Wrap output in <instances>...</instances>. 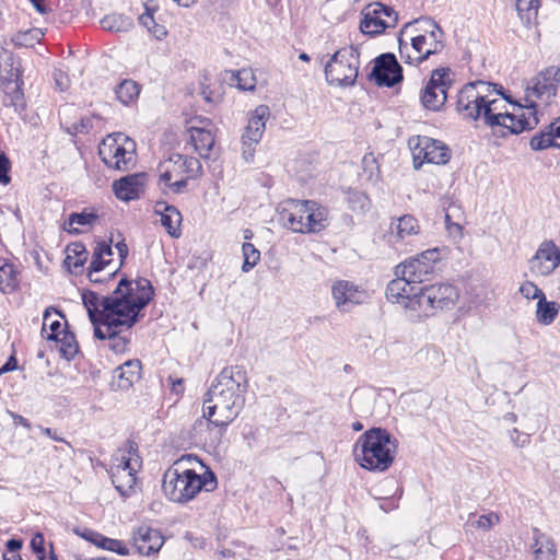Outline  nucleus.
<instances>
[{"label": "nucleus", "instance_id": "nucleus-27", "mask_svg": "<svg viewBox=\"0 0 560 560\" xmlns=\"http://www.w3.org/2000/svg\"><path fill=\"white\" fill-rule=\"evenodd\" d=\"M141 362L139 360H128L115 369L112 386L126 390L140 378Z\"/></svg>", "mask_w": 560, "mask_h": 560}, {"label": "nucleus", "instance_id": "nucleus-41", "mask_svg": "<svg viewBox=\"0 0 560 560\" xmlns=\"http://www.w3.org/2000/svg\"><path fill=\"white\" fill-rule=\"evenodd\" d=\"M19 285L18 271L12 264L5 262L0 267V291L12 293Z\"/></svg>", "mask_w": 560, "mask_h": 560}, {"label": "nucleus", "instance_id": "nucleus-2", "mask_svg": "<svg viewBox=\"0 0 560 560\" xmlns=\"http://www.w3.org/2000/svg\"><path fill=\"white\" fill-rule=\"evenodd\" d=\"M154 289L150 280L137 278L130 281L120 279V287L115 296L105 300L104 325L96 326L94 337L100 340H109V348L115 353L125 352L128 339L120 332L129 330L139 322L141 312L152 301Z\"/></svg>", "mask_w": 560, "mask_h": 560}, {"label": "nucleus", "instance_id": "nucleus-47", "mask_svg": "<svg viewBox=\"0 0 560 560\" xmlns=\"http://www.w3.org/2000/svg\"><path fill=\"white\" fill-rule=\"evenodd\" d=\"M375 495H390V498H400L402 488L394 478H385L380 485L374 488Z\"/></svg>", "mask_w": 560, "mask_h": 560}, {"label": "nucleus", "instance_id": "nucleus-58", "mask_svg": "<svg viewBox=\"0 0 560 560\" xmlns=\"http://www.w3.org/2000/svg\"><path fill=\"white\" fill-rule=\"evenodd\" d=\"M54 80H55L56 86L60 91H66L69 88V85H70V81H69L68 74L65 73L62 70H55L54 71Z\"/></svg>", "mask_w": 560, "mask_h": 560}, {"label": "nucleus", "instance_id": "nucleus-4", "mask_svg": "<svg viewBox=\"0 0 560 560\" xmlns=\"http://www.w3.org/2000/svg\"><path fill=\"white\" fill-rule=\"evenodd\" d=\"M218 487V480L213 471L203 475L194 469L183 468L182 459L175 462L163 474L162 491L164 495L175 503H187L201 490L211 492Z\"/></svg>", "mask_w": 560, "mask_h": 560}, {"label": "nucleus", "instance_id": "nucleus-31", "mask_svg": "<svg viewBox=\"0 0 560 560\" xmlns=\"http://www.w3.org/2000/svg\"><path fill=\"white\" fill-rule=\"evenodd\" d=\"M308 207L311 211L307 214L306 223L298 225V230L300 233L320 232L328 224V210L313 200H310Z\"/></svg>", "mask_w": 560, "mask_h": 560}, {"label": "nucleus", "instance_id": "nucleus-6", "mask_svg": "<svg viewBox=\"0 0 560 560\" xmlns=\"http://www.w3.org/2000/svg\"><path fill=\"white\" fill-rule=\"evenodd\" d=\"M158 172V186L164 195H183L188 192L189 180L202 175V165L194 156L175 153L160 162Z\"/></svg>", "mask_w": 560, "mask_h": 560}, {"label": "nucleus", "instance_id": "nucleus-37", "mask_svg": "<svg viewBox=\"0 0 560 560\" xmlns=\"http://www.w3.org/2000/svg\"><path fill=\"white\" fill-rule=\"evenodd\" d=\"M22 84L14 82L3 83V98L2 104L7 107H13L14 112L20 113L24 108V94L21 89Z\"/></svg>", "mask_w": 560, "mask_h": 560}, {"label": "nucleus", "instance_id": "nucleus-63", "mask_svg": "<svg viewBox=\"0 0 560 560\" xmlns=\"http://www.w3.org/2000/svg\"><path fill=\"white\" fill-rule=\"evenodd\" d=\"M368 200V197L362 194V192H353L350 198H349V201L350 202H353V203H358L360 209H363L365 207V202Z\"/></svg>", "mask_w": 560, "mask_h": 560}, {"label": "nucleus", "instance_id": "nucleus-19", "mask_svg": "<svg viewBox=\"0 0 560 560\" xmlns=\"http://www.w3.org/2000/svg\"><path fill=\"white\" fill-rule=\"evenodd\" d=\"M560 265V250L551 240L540 243L529 260V269L534 275L550 276Z\"/></svg>", "mask_w": 560, "mask_h": 560}, {"label": "nucleus", "instance_id": "nucleus-23", "mask_svg": "<svg viewBox=\"0 0 560 560\" xmlns=\"http://www.w3.org/2000/svg\"><path fill=\"white\" fill-rule=\"evenodd\" d=\"M132 539L139 553L145 556L158 552L164 542L161 533L147 525L139 526L133 532Z\"/></svg>", "mask_w": 560, "mask_h": 560}, {"label": "nucleus", "instance_id": "nucleus-51", "mask_svg": "<svg viewBox=\"0 0 560 560\" xmlns=\"http://www.w3.org/2000/svg\"><path fill=\"white\" fill-rule=\"evenodd\" d=\"M520 292L527 300H530V299L535 300V299H537L539 301V299L545 295L542 290H540L535 283H533L530 281L524 282L520 287Z\"/></svg>", "mask_w": 560, "mask_h": 560}, {"label": "nucleus", "instance_id": "nucleus-17", "mask_svg": "<svg viewBox=\"0 0 560 560\" xmlns=\"http://www.w3.org/2000/svg\"><path fill=\"white\" fill-rule=\"evenodd\" d=\"M370 79L378 86L393 88L404 79L402 68L392 52H385L374 59Z\"/></svg>", "mask_w": 560, "mask_h": 560}, {"label": "nucleus", "instance_id": "nucleus-43", "mask_svg": "<svg viewBox=\"0 0 560 560\" xmlns=\"http://www.w3.org/2000/svg\"><path fill=\"white\" fill-rule=\"evenodd\" d=\"M529 147L534 151H541L549 148H557V140L552 138L548 126L532 137Z\"/></svg>", "mask_w": 560, "mask_h": 560}, {"label": "nucleus", "instance_id": "nucleus-48", "mask_svg": "<svg viewBox=\"0 0 560 560\" xmlns=\"http://www.w3.org/2000/svg\"><path fill=\"white\" fill-rule=\"evenodd\" d=\"M362 168L369 180H376L380 177V165L376 158L372 154H365L362 159Z\"/></svg>", "mask_w": 560, "mask_h": 560}, {"label": "nucleus", "instance_id": "nucleus-14", "mask_svg": "<svg viewBox=\"0 0 560 560\" xmlns=\"http://www.w3.org/2000/svg\"><path fill=\"white\" fill-rule=\"evenodd\" d=\"M269 117L270 109L267 105H258L249 113L247 126L242 135V155L245 162H253L255 147L262 138Z\"/></svg>", "mask_w": 560, "mask_h": 560}, {"label": "nucleus", "instance_id": "nucleus-28", "mask_svg": "<svg viewBox=\"0 0 560 560\" xmlns=\"http://www.w3.org/2000/svg\"><path fill=\"white\" fill-rule=\"evenodd\" d=\"M113 190L120 200L130 201L138 199L142 190V175L131 174L115 180Z\"/></svg>", "mask_w": 560, "mask_h": 560}, {"label": "nucleus", "instance_id": "nucleus-16", "mask_svg": "<svg viewBox=\"0 0 560 560\" xmlns=\"http://www.w3.org/2000/svg\"><path fill=\"white\" fill-rule=\"evenodd\" d=\"M398 15L393 8L380 2L372 3L363 11L360 30L368 35H378L388 27H394Z\"/></svg>", "mask_w": 560, "mask_h": 560}, {"label": "nucleus", "instance_id": "nucleus-5", "mask_svg": "<svg viewBox=\"0 0 560 560\" xmlns=\"http://www.w3.org/2000/svg\"><path fill=\"white\" fill-rule=\"evenodd\" d=\"M397 440L383 428L365 431L354 445V457L359 465L371 471H385L394 462Z\"/></svg>", "mask_w": 560, "mask_h": 560}, {"label": "nucleus", "instance_id": "nucleus-1", "mask_svg": "<svg viewBox=\"0 0 560 560\" xmlns=\"http://www.w3.org/2000/svg\"><path fill=\"white\" fill-rule=\"evenodd\" d=\"M503 100L510 102L501 85L478 80L467 83L458 92L456 109L467 119L477 120L482 117L490 127L505 129L503 136L518 135L539 124L533 106L514 104L515 112L509 113Z\"/></svg>", "mask_w": 560, "mask_h": 560}, {"label": "nucleus", "instance_id": "nucleus-10", "mask_svg": "<svg viewBox=\"0 0 560 560\" xmlns=\"http://www.w3.org/2000/svg\"><path fill=\"white\" fill-rule=\"evenodd\" d=\"M359 49L354 46L338 49L325 66L326 81L337 86L353 85L359 72Z\"/></svg>", "mask_w": 560, "mask_h": 560}, {"label": "nucleus", "instance_id": "nucleus-36", "mask_svg": "<svg viewBox=\"0 0 560 560\" xmlns=\"http://www.w3.org/2000/svg\"><path fill=\"white\" fill-rule=\"evenodd\" d=\"M83 537L102 549L113 551L121 556L129 553L127 546L121 540L105 537L96 532H88Z\"/></svg>", "mask_w": 560, "mask_h": 560}, {"label": "nucleus", "instance_id": "nucleus-57", "mask_svg": "<svg viewBox=\"0 0 560 560\" xmlns=\"http://www.w3.org/2000/svg\"><path fill=\"white\" fill-rule=\"evenodd\" d=\"M10 162L4 153H0V183L7 185L10 183Z\"/></svg>", "mask_w": 560, "mask_h": 560}, {"label": "nucleus", "instance_id": "nucleus-64", "mask_svg": "<svg viewBox=\"0 0 560 560\" xmlns=\"http://www.w3.org/2000/svg\"><path fill=\"white\" fill-rule=\"evenodd\" d=\"M552 138L557 140V148H560V121L556 120L548 125Z\"/></svg>", "mask_w": 560, "mask_h": 560}, {"label": "nucleus", "instance_id": "nucleus-18", "mask_svg": "<svg viewBox=\"0 0 560 560\" xmlns=\"http://www.w3.org/2000/svg\"><path fill=\"white\" fill-rule=\"evenodd\" d=\"M331 295L337 310L349 313L357 305L363 304L368 299V292L360 285L348 280H337L331 285Z\"/></svg>", "mask_w": 560, "mask_h": 560}, {"label": "nucleus", "instance_id": "nucleus-61", "mask_svg": "<svg viewBox=\"0 0 560 560\" xmlns=\"http://www.w3.org/2000/svg\"><path fill=\"white\" fill-rule=\"evenodd\" d=\"M511 440L513 441L514 445L517 447H524L526 444L529 443V436L526 434L520 433L516 429H514L511 432Z\"/></svg>", "mask_w": 560, "mask_h": 560}, {"label": "nucleus", "instance_id": "nucleus-42", "mask_svg": "<svg viewBox=\"0 0 560 560\" xmlns=\"http://www.w3.org/2000/svg\"><path fill=\"white\" fill-rule=\"evenodd\" d=\"M117 100L124 105H128L138 98L140 86L132 80L121 81L115 89Z\"/></svg>", "mask_w": 560, "mask_h": 560}, {"label": "nucleus", "instance_id": "nucleus-46", "mask_svg": "<svg viewBox=\"0 0 560 560\" xmlns=\"http://www.w3.org/2000/svg\"><path fill=\"white\" fill-rule=\"evenodd\" d=\"M242 253H243V257H244V262L242 265V271L248 272L260 260V252L252 243H244L242 246Z\"/></svg>", "mask_w": 560, "mask_h": 560}, {"label": "nucleus", "instance_id": "nucleus-35", "mask_svg": "<svg viewBox=\"0 0 560 560\" xmlns=\"http://www.w3.org/2000/svg\"><path fill=\"white\" fill-rule=\"evenodd\" d=\"M137 472L130 470L110 469V478L114 487L122 497H129L137 483Z\"/></svg>", "mask_w": 560, "mask_h": 560}, {"label": "nucleus", "instance_id": "nucleus-7", "mask_svg": "<svg viewBox=\"0 0 560 560\" xmlns=\"http://www.w3.org/2000/svg\"><path fill=\"white\" fill-rule=\"evenodd\" d=\"M413 23L422 24L420 30L425 34L413 36L411 38V46H408L399 37V55L405 63L418 66L443 49L442 37L444 33L440 25L431 18H423L412 23H407L405 30L409 28Z\"/></svg>", "mask_w": 560, "mask_h": 560}, {"label": "nucleus", "instance_id": "nucleus-59", "mask_svg": "<svg viewBox=\"0 0 560 560\" xmlns=\"http://www.w3.org/2000/svg\"><path fill=\"white\" fill-rule=\"evenodd\" d=\"M139 23L148 30L149 33L153 30L156 24L151 10L147 7L145 12L139 16Z\"/></svg>", "mask_w": 560, "mask_h": 560}, {"label": "nucleus", "instance_id": "nucleus-21", "mask_svg": "<svg viewBox=\"0 0 560 560\" xmlns=\"http://www.w3.org/2000/svg\"><path fill=\"white\" fill-rule=\"evenodd\" d=\"M190 142L200 158L207 159L214 145V135L212 132V122L209 118H198L191 121L188 127Z\"/></svg>", "mask_w": 560, "mask_h": 560}, {"label": "nucleus", "instance_id": "nucleus-44", "mask_svg": "<svg viewBox=\"0 0 560 560\" xmlns=\"http://www.w3.org/2000/svg\"><path fill=\"white\" fill-rule=\"evenodd\" d=\"M269 434V430L264 425L250 427L247 432L244 433V440L249 450H254L264 446V439Z\"/></svg>", "mask_w": 560, "mask_h": 560}, {"label": "nucleus", "instance_id": "nucleus-56", "mask_svg": "<svg viewBox=\"0 0 560 560\" xmlns=\"http://www.w3.org/2000/svg\"><path fill=\"white\" fill-rule=\"evenodd\" d=\"M498 522L499 516L494 513H490L479 516V518L476 522V526L485 530H488Z\"/></svg>", "mask_w": 560, "mask_h": 560}, {"label": "nucleus", "instance_id": "nucleus-39", "mask_svg": "<svg viewBox=\"0 0 560 560\" xmlns=\"http://www.w3.org/2000/svg\"><path fill=\"white\" fill-rule=\"evenodd\" d=\"M560 305L557 302H549L546 295L539 299L536 310L537 322L542 325H550L559 313Z\"/></svg>", "mask_w": 560, "mask_h": 560}, {"label": "nucleus", "instance_id": "nucleus-52", "mask_svg": "<svg viewBox=\"0 0 560 560\" xmlns=\"http://www.w3.org/2000/svg\"><path fill=\"white\" fill-rule=\"evenodd\" d=\"M110 260H106L105 258L100 257V253H93L92 260L88 271V278L94 279V275L102 271Z\"/></svg>", "mask_w": 560, "mask_h": 560}, {"label": "nucleus", "instance_id": "nucleus-11", "mask_svg": "<svg viewBox=\"0 0 560 560\" xmlns=\"http://www.w3.org/2000/svg\"><path fill=\"white\" fill-rule=\"evenodd\" d=\"M408 144L416 170L420 168L423 163L441 165L450 161V149L442 141L425 136H416L409 139Z\"/></svg>", "mask_w": 560, "mask_h": 560}, {"label": "nucleus", "instance_id": "nucleus-38", "mask_svg": "<svg viewBox=\"0 0 560 560\" xmlns=\"http://www.w3.org/2000/svg\"><path fill=\"white\" fill-rule=\"evenodd\" d=\"M100 23L103 30L115 33H127L135 26L130 16L117 13L104 16Z\"/></svg>", "mask_w": 560, "mask_h": 560}, {"label": "nucleus", "instance_id": "nucleus-62", "mask_svg": "<svg viewBox=\"0 0 560 560\" xmlns=\"http://www.w3.org/2000/svg\"><path fill=\"white\" fill-rule=\"evenodd\" d=\"M151 34L153 35V37L158 40H162L166 37L167 35V30L164 25L162 24H155L153 26V30L151 31Z\"/></svg>", "mask_w": 560, "mask_h": 560}, {"label": "nucleus", "instance_id": "nucleus-60", "mask_svg": "<svg viewBox=\"0 0 560 560\" xmlns=\"http://www.w3.org/2000/svg\"><path fill=\"white\" fill-rule=\"evenodd\" d=\"M93 253H100L101 258H104L105 256H112L113 255L112 240L109 242H106V241L97 242Z\"/></svg>", "mask_w": 560, "mask_h": 560}, {"label": "nucleus", "instance_id": "nucleus-49", "mask_svg": "<svg viewBox=\"0 0 560 560\" xmlns=\"http://www.w3.org/2000/svg\"><path fill=\"white\" fill-rule=\"evenodd\" d=\"M235 77L238 89L243 91H252L255 89L256 80L250 69H242L237 71Z\"/></svg>", "mask_w": 560, "mask_h": 560}, {"label": "nucleus", "instance_id": "nucleus-26", "mask_svg": "<svg viewBox=\"0 0 560 560\" xmlns=\"http://www.w3.org/2000/svg\"><path fill=\"white\" fill-rule=\"evenodd\" d=\"M119 287H120V281L118 282V285L113 291V293L107 296H100L97 293H95L93 291H86L82 294L83 304L88 311L89 318H90L91 323L93 324L94 328L96 326L104 325L105 300L114 298L116 292L118 291Z\"/></svg>", "mask_w": 560, "mask_h": 560}, {"label": "nucleus", "instance_id": "nucleus-34", "mask_svg": "<svg viewBox=\"0 0 560 560\" xmlns=\"http://www.w3.org/2000/svg\"><path fill=\"white\" fill-rule=\"evenodd\" d=\"M88 256L89 253L84 244L81 242H75L67 247L65 264L70 272L78 275L81 272Z\"/></svg>", "mask_w": 560, "mask_h": 560}, {"label": "nucleus", "instance_id": "nucleus-32", "mask_svg": "<svg viewBox=\"0 0 560 560\" xmlns=\"http://www.w3.org/2000/svg\"><path fill=\"white\" fill-rule=\"evenodd\" d=\"M532 549L535 560H556L557 548L553 539L538 528L533 529Z\"/></svg>", "mask_w": 560, "mask_h": 560}, {"label": "nucleus", "instance_id": "nucleus-15", "mask_svg": "<svg viewBox=\"0 0 560 560\" xmlns=\"http://www.w3.org/2000/svg\"><path fill=\"white\" fill-rule=\"evenodd\" d=\"M440 260L436 248L422 252L417 257L409 258L395 268V276L407 277L412 283H421L429 279L434 271V265Z\"/></svg>", "mask_w": 560, "mask_h": 560}, {"label": "nucleus", "instance_id": "nucleus-3", "mask_svg": "<svg viewBox=\"0 0 560 560\" xmlns=\"http://www.w3.org/2000/svg\"><path fill=\"white\" fill-rule=\"evenodd\" d=\"M247 390V372L242 365L224 368L211 383L203 399V418L211 446L221 443L228 427L243 410Z\"/></svg>", "mask_w": 560, "mask_h": 560}, {"label": "nucleus", "instance_id": "nucleus-54", "mask_svg": "<svg viewBox=\"0 0 560 560\" xmlns=\"http://www.w3.org/2000/svg\"><path fill=\"white\" fill-rule=\"evenodd\" d=\"M44 536L40 533H37L33 536L31 540V548L33 552L37 556L38 560L45 559V546H44Z\"/></svg>", "mask_w": 560, "mask_h": 560}, {"label": "nucleus", "instance_id": "nucleus-24", "mask_svg": "<svg viewBox=\"0 0 560 560\" xmlns=\"http://www.w3.org/2000/svg\"><path fill=\"white\" fill-rule=\"evenodd\" d=\"M154 213L161 217V224L167 234L173 238H179L182 235V213L179 210L165 201H158L154 206Z\"/></svg>", "mask_w": 560, "mask_h": 560}, {"label": "nucleus", "instance_id": "nucleus-45", "mask_svg": "<svg viewBox=\"0 0 560 560\" xmlns=\"http://www.w3.org/2000/svg\"><path fill=\"white\" fill-rule=\"evenodd\" d=\"M539 0H517L516 11L520 19L525 23H530L537 16Z\"/></svg>", "mask_w": 560, "mask_h": 560}, {"label": "nucleus", "instance_id": "nucleus-33", "mask_svg": "<svg viewBox=\"0 0 560 560\" xmlns=\"http://www.w3.org/2000/svg\"><path fill=\"white\" fill-rule=\"evenodd\" d=\"M52 313L59 317H63L62 313L52 306L45 310L43 316L42 336L47 340H57L58 336L67 329V324H62L59 319H51Z\"/></svg>", "mask_w": 560, "mask_h": 560}, {"label": "nucleus", "instance_id": "nucleus-22", "mask_svg": "<svg viewBox=\"0 0 560 560\" xmlns=\"http://www.w3.org/2000/svg\"><path fill=\"white\" fill-rule=\"evenodd\" d=\"M308 205L310 200H288L279 212V221L284 228L292 232L300 233L298 225L306 223L307 214L311 211Z\"/></svg>", "mask_w": 560, "mask_h": 560}, {"label": "nucleus", "instance_id": "nucleus-9", "mask_svg": "<svg viewBox=\"0 0 560 560\" xmlns=\"http://www.w3.org/2000/svg\"><path fill=\"white\" fill-rule=\"evenodd\" d=\"M98 155L107 167L126 172L135 165L136 142L122 132L108 135L98 145Z\"/></svg>", "mask_w": 560, "mask_h": 560}, {"label": "nucleus", "instance_id": "nucleus-29", "mask_svg": "<svg viewBox=\"0 0 560 560\" xmlns=\"http://www.w3.org/2000/svg\"><path fill=\"white\" fill-rule=\"evenodd\" d=\"M98 220V214L93 209L85 208L81 212H72L63 222V230L70 234L78 235L83 229H91Z\"/></svg>", "mask_w": 560, "mask_h": 560}, {"label": "nucleus", "instance_id": "nucleus-8", "mask_svg": "<svg viewBox=\"0 0 560 560\" xmlns=\"http://www.w3.org/2000/svg\"><path fill=\"white\" fill-rule=\"evenodd\" d=\"M459 298L458 290L451 283H434L418 289V298L413 300L415 319L435 315L438 312L452 310Z\"/></svg>", "mask_w": 560, "mask_h": 560}, {"label": "nucleus", "instance_id": "nucleus-30", "mask_svg": "<svg viewBox=\"0 0 560 560\" xmlns=\"http://www.w3.org/2000/svg\"><path fill=\"white\" fill-rule=\"evenodd\" d=\"M420 233L418 220L410 214H405L397 219L396 223H392L390 234L396 243L408 244L412 236Z\"/></svg>", "mask_w": 560, "mask_h": 560}, {"label": "nucleus", "instance_id": "nucleus-40", "mask_svg": "<svg viewBox=\"0 0 560 560\" xmlns=\"http://www.w3.org/2000/svg\"><path fill=\"white\" fill-rule=\"evenodd\" d=\"M54 341L58 345L61 357L67 360L73 359L79 352V345L75 340V336L68 329L61 332V335L58 336V339Z\"/></svg>", "mask_w": 560, "mask_h": 560}, {"label": "nucleus", "instance_id": "nucleus-13", "mask_svg": "<svg viewBox=\"0 0 560 560\" xmlns=\"http://www.w3.org/2000/svg\"><path fill=\"white\" fill-rule=\"evenodd\" d=\"M453 75L450 68H438L432 71L421 93V103L427 109L436 112L443 107L447 98V90L453 83Z\"/></svg>", "mask_w": 560, "mask_h": 560}, {"label": "nucleus", "instance_id": "nucleus-55", "mask_svg": "<svg viewBox=\"0 0 560 560\" xmlns=\"http://www.w3.org/2000/svg\"><path fill=\"white\" fill-rule=\"evenodd\" d=\"M380 502V509L384 512H390L398 509V501L400 498H390V495H375Z\"/></svg>", "mask_w": 560, "mask_h": 560}, {"label": "nucleus", "instance_id": "nucleus-12", "mask_svg": "<svg viewBox=\"0 0 560 560\" xmlns=\"http://www.w3.org/2000/svg\"><path fill=\"white\" fill-rule=\"evenodd\" d=\"M560 83V68L550 66L540 71L526 88L524 106H533L537 114L535 98L548 103L557 94Z\"/></svg>", "mask_w": 560, "mask_h": 560}, {"label": "nucleus", "instance_id": "nucleus-25", "mask_svg": "<svg viewBox=\"0 0 560 560\" xmlns=\"http://www.w3.org/2000/svg\"><path fill=\"white\" fill-rule=\"evenodd\" d=\"M142 466V459L138 453V444L135 441H127L124 447L119 448L114 455L110 469L130 470L138 472Z\"/></svg>", "mask_w": 560, "mask_h": 560}, {"label": "nucleus", "instance_id": "nucleus-50", "mask_svg": "<svg viewBox=\"0 0 560 560\" xmlns=\"http://www.w3.org/2000/svg\"><path fill=\"white\" fill-rule=\"evenodd\" d=\"M5 66H1L0 65V70L2 72H4L5 74H2V84L5 83V82H14L16 84H23V81L21 79V72H20V67H19V63L15 65L14 61L12 60V62L10 63V69L9 70H5Z\"/></svg>", "mask_w": 560, "mask_h": 560}, {"label": "nucleus", "instance_id": "nucleus-53", "mask_svg": "<svg viewBox=\"0 0 560 560\" xmlns=\"http://www.w3.org/2000/svg\"><path fill=\"white\" fill-rule=\"evenodd\" d=\"M93 127V120L90 117H83L79 122L72 125V127L68 128V132L71 135L75 133H86Z\"/></svg>", "mask_w": 560, "mask_h": 560}, {"label": "nucleus", "instance_id": "nucleus-20", "mask_svg": "<svg viewBox=\"0 0 560 560\" xmlns=\"http://www.w3.org/2000/svg\"><path fill=\"white\" fill-rule=\"evenodd\" d=\"M386 298L389 302L400 304L411 314H416V305H412V302L418 298V290L416 283H412L407 277L396 276L389 281L386 288Z\"/></svg>", "mask_w": 560, "mask_h": 560}]
</instances>
